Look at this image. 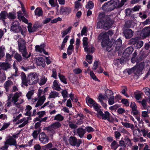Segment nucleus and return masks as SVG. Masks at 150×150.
Masks as SVG:
<instances>
[{
    "instance_id": "nucleus-1",
    "label": "nucleus",
    "mask_w": 150,
    "mask_h": 150,
    "mask_svg": "<svg viewBox=\"0 0 150 150\" xmlns=\"http://www.w3.org/2000/svg\"><path fill=\"white\" fill-rule=\"evenodd\" d=\"M18 42L19 51L21 52L22 56L25 58L24 59L29 58L31 56V53L30 52L29 54L28 53L25 40L22 38H20L18 39Z\"/></svg>"
},
{
    "instance_id": "nucleus-2",
    "label": "nucleus",
    "mask_w": 150,
    "mask_h": 150,
    "mask_svg": "<svg viewBox=\"0 0 150 150\" xmlns=\"http://www.w3.org/2000/svg\"><path fill=\"white\" fill-rule=\"evenodd\" d=\"M99 20H103L105 21L104 29L107 30L109 29L113 23V21L107 16H105L103 13H100L98 17Z\"/></svg>"
},
{
    "instance_id": "nucleus-3",
    "label": "nucleus",
    "mask_w": 150,
    "mask_h": 150,
    "mask_svg": "<svg viewBox=\"0 0 150 150\" xmlns=\"http://www.w3.org/2000/svg\"><path fill=\"white\" fill-rule=\"evenodd\" d=\"M113 34V32L112 30H109L107 33H101L98 36V39L100 40H102L101 42L102 46L104 47L108 43L109 40V36L108 35L111 36Z\"/></svg>"
},
{
    "instance_id": "nucleus-4",
    "label": "nucleus",
    "mask_w": 150,
    "mask_h": 150,
    "mask_svg": "<svg viewBox=\"0 0 150 150\" xmlns=\"http://www.w3.org/2000/svg\"><path fill=\"white\" fill-rule=\"evenodd\" d=\"M38 80V76L35 73H30L28 75V83L30 85L37 83Z\"/></svg>"
},
{
    "instance_id": "nucleus-5",
    "label": "nucleus",
    "mask_w": 150,
    "mask_h": 150,
    "mask_svg": "<svg viewBox=\"0 0 150 150\" xmlns=\"http://www.w3.org/2000/svg\"><path fill=\"white\" fill-rule=\"evenodd\" d=\"M86 103L90 107H93L95 109H98V105L93 99L88 96L86 98Z\"/></svg>"
},
{
    "instance_id": "nucleus-6",
    "label": "nucleus",
    "mask_w": 150,
    "mask_h": 150,
    "mask_svg": "<svg viewBox=\"0 0 150 150\" xmlns=\"http://www.w3.org/2000/svg\"><path fill=\"white\" fill-rule=\"evenodd\" d=\"M69 141L70 144L73 146L76 145L77 147H79L82 143L81 139L77 140L74 137H70Z\"/></svg>"
},
{
    "instance_id": "nucleus-7",
    "label": "nucleus",
    "mask_w": 150,
    "mask_h": 150,
    "mask_svg": "<svg viewBox=\"0 0 150 150\" xmlns=\"http://www.w3.org/2000/svg\"><path fill=\"white\" fill-rule=\"evenodd\" d=\"M21 27L19 23L17 21H14L11 27V30L15 33H18L21 30Z\"/></svg>"
},
{
    "instance_id": "nucleus-8",
    "label": "nucleus",
    "mask_w": 150,
    "mask_h": 150,
    "mask_svg": "<svg viewBox=\"0 0 150 150\" xmlns=\"http://www.w3.org/2000/svg\"><path fill=\"white\" fill-rule=\"evenodd\" d=\"M39 138L41 143L43 144L47 143L49 140L48 137L43 132L40 134L39 136Z\"/></svg>"
},
{
    "instance_id": "nucleus-9",
    "label": "nucleus",
    "mask_w": 150,
    "mask_h": 150,
    "mask_svg": "<svg viewBox=\"0 0 150 150\" xmlns=\"http://www.w3.org/2000/svg\"><path fill=\"white\" fill-rule=\"evenodd\" d=\"M109 1L113 10L115 8H119L121 7L120 4L119 0H110Z\"/></svg>"
},
{
    "instance_id": "nucleus-10",
    "label": "nucleus",
    "mask_w": 150,
    "mask_h": 150,
    "mask_svg": "<svg viewBox=\"0 0 150 150\" xmlns=\"http://www.w3.org/2000/svg\"><path fill=\"white\" fill-rule=\"evenodd\" d=\"M45 47V45L44 44H42L40 45H37L35 47V50L36 52L40 53L43 52L44 54L46 55H48V53L46 52L44 49Z\"/></svg>"
},
{
    "instance_id": "nucleus-11",
    "label": "nucleus",
    "mask_w": 150,
    "mask_h": 150,
    "mask_svg": "<svg viewBox=\"0 0 150 150\" xmlns=\"http://www.w3.org/2000/svg\"><path fill=\"white\" fill-rule=\"evenodd\" d=\"M134 31L130 29H126L124 30L123 34L126 38L127 39L131 38L133 35Z\"/></svg>"
},
{
    "instance_id": "nucleus-12",
    "label": "nucleus",
    "mask_w": 150,
    "mask_h": 150,
    "mask_svg": "<svg viewBox=\"0 0 150 150\" xmlns=\"http://www.w3.org/2000/svg\"><path fill=\"white\" fill-rule=\"evenodd\" d=\"M4 144L9 145H16V141L15 139L12 138V136H9L6 139L5 142H4Z\"/></svg>"
},
{
    "instance_id": "nucleus-13",
    "label": "nucleus",
    "mask_w": 150,
    "mask_h": 150,
    "mask_svg": "<svg viewBox=\"0 0 150 150\" xmlns=\"http://www.w3.org/2000/svg\"><path fill=\"white\" fill-rule=\"evenodd\" d=\"M144 62H142L136 65L133 68L134 69H135L137 73L139 74L142 71L144 68Z\"/></svg>"
},
{
    "instance_id": "nucleus-14",
    "label": "nucleus",
    "mask_w": 150,
    "mask_h": 150,
    "mask_svg": "<svg viewBox=\"0 0 150 150\" xmlns=\"http://www.w3.org/2000/svg\"><path fill=\"white\" fill-rule=\"evenodd\" d=\"M103 119L107 120L109 122H112L114 120V118L110 115V113L107 111L105 112V114L103 113L102 117Z\"/></svg>"
},
{
    "instance_id": "nucleus-15",
    "label": "nucleus",
    "mask_w": 150,
    "mask_h": 150,
    "mask_svg": "<svg viewBox=\"0 0 150 150\" xmlns=\"http://www.w3.org/2000/svg\"><path fill=\"white\" fill-rule=\"evenodd\" d=\"M102 9L106 12H108L113 11L111 6L110 4L109 1L105 3L103 5L101 8Z\"/></svg>"
},
{
    "instance_id": "nucleus-16",
    "label": "nucleus",
    "mask_w": 150,
    "mask_h": 150,
    "mask_svg": "<svg viewBox=\"0 0 150 150\" xmlns=\"http://www.w3.org/2000/svg\"><path fill=\"white\" fill-rule=\"evenodd\" d=\"M71 11V9L67 7H62L60 10V13L61 15H66L69 14Z\"/></svg>"
},
{
    "instance_id": "nucleus-17",
    "label": "nucleus",
    "mask_w": 150,
    "mask_h": 150,
    "mask_svg": "<svg viewBox=\"0 0 150 150\" xmlns=\"http://www.w3.org/2000/svg\"><path fill=\"white\" fill-rule=\"evenodd\" d=\"M141 35L144 38L150 35V27L144 28L142 30Z\"/></svg>"
},
{
    "instance_id": "nucleus-18",
    "label": "nucleus",
    "mask_w": 150,
    "mask_h": 150,
    "mask_svg": "<svg viewBox=\"0 0 150 150\" xmlns=\"http://www.w3.org/2000/svg\"><path fill=\"white\" fill-rule=\"evenodd\" d=\"M11 67V64L7 62H0V68L3 70H6Z\"/></svg>"
},
{
    "instance_id": "nucleus-19",
    "label": "nucleus",
    "mask_w": 150,
    "mask_h": 150,
    "mask_svg": "<svg viewBox=\"0 0 150 150\" xmlns=\"http://www.w3.org/2000/svg\"><path fill=\"white\" fill-rule=\"evenodd\" d=\"M21 76L22 80V83L26 86H28V77H27V78L25 74L23 72H21Z\"/></svg>"
},
{
    "instance_id": "nucleus-20",
    "label": "nucleus",
    "mask_w": 150,
    "mask_h": 150,
    "mask_svg": "<svg viewBox=\"0 0 150 150\" xmlns=\"http://www.w3.org/2000/svg\"><path fill=\"white\" fill-rule=\"evenodd\" d=\"M39 27V25L35 23L33 25V27L31 25H28V30L30 33L33 32L35 31Z\"/></svg>"
},
{
    "instance_id": "nucleus-21",
    "label": "nucleus",
    "mask_w": 150,
    "mask_h": 150,
    "mask_svg": "<svg viewBox=\"0 0 150 150\" xmlns=\"http://www.w3.org/2000/svg\"><path fill=\"white\" fill-rule=\"evenodd\" d=\"M135 23L132 20H129L126 21L125 23L124 26L126 28H133L135 25Z\"/></svg>"
},
{
    "instance_id": "nucleus-22",
    "label": "nucleus",
    "mask_w": 150,
    "mask_h": 150,
    "mask_svg": "<svg viewBox=\"0 0 150 150\" xmlns=\"http://www.w3.org/2000/svg\"><path fill=\"white\" fill-rule=\"evenodd\" d=\"M45 100V97L44 95L40 97L38 100V101L35 105V107H37L42 105V104L44 103Z\"/></svg>"
},
{
    "instance_id": "nucleus-23",
    "label": "nucleus",
    "mask_w": 150,
    "mask_h": 150,
    "mask_svg": "<svg viewBox=\"0 0 150 150\" xmlns=\"http://www.w3.org/2000/svg\"><path fill=\"white\" fill-rule=\"evenodd\" d=\"M77 133L81 138H83L86 132V130L82 128H79L76 129Z\"/></svg>"
},
{
    "instance_id": "nucleus-24",
    "label": "nucleus",
    "mask_w": 150,
    "mask_h": 150,
    "mask_svg": "<svg viewBox=\"0 0 150 150\" xmlns=\"http://www.w3.org/2000/svg\"><path fill=\"white\" fill-rule=\"evenodd\" d=\"M13 84L12 82L10 80H9L5 82L4 84V87L6 89L7 92L9 91V88Z\"/></svg>"
},
{
    "instance_id": "nucleus-25",
    "label": "nucleus",
    "mask_w": 150,
    "mask_h": 150,
    "mask_svg": "<svg viewBox=\"0 0 150 150\" xmlns=\"http://www.w3.org/2000/svg\"><path fill=\"white\" fill-rule=\"evenodd\" d=\"M0 20L1 19L3 21H5V19L8 18V13L6 11H2L0 14Z\"/></svg>"
},
{
    "instance_id": "nucleus-26",
    "label": "nucleus",
    "mask_w": 150,
    "mask_h": 150,
    "mask_svg": "<svg viewBox=\"0 0 150 150\" xmlns=\"http://www.w3.org/2000/svg\"><path fill=\"white\" fill-rule=\"evenodd\" d=\"M139 40V38L138 37L132 38L129 41V44L134 46Z\"/></svg>"
},
{
    "instance_id": "nucleus-27",
    "label": "nucleus",
    "mask_w": 150,
    "mask_h": 150,
    "mask_svg": "<svg viewBox=\"0 0 150 150\" xmlns=\"http://www.w3.org/2000/svg\"><path fill=\"white\" fill-rule=\"evenodd\" d=\"M35 15L38 16H41L43 14V11L40 7L37 8L35 11Z\"/></svg>"
},
{
    "instance_id": "nucleus-28",
    "label": "nucleus",
    "mask_w": 150,
    "mask_h": 150,
    "mask_svg": "<svg viewBox=\"0 0 150 150\" xmlns=\"http://www.w3.org/2000/svg\"><path fill=\"white\" fill-rule=\"evenodd\" d=\"M113 44H114V42L112 43V42H108L106 45L105 47L107 46L106 50L107 51L110 52L112 50L113 48Z\"/></svg>"
},
{
    "instance_id": "nucleus-29",
    "label": "nucleus",
    "mask_w": 150,
    "mask_h": 150,
    "mask_svg": "<svg viewBox=\"0 0 150 150\" xmlns=\"http://www.w3.org/2000/svg\"><path fill=\"white\" fill-rule=\"evenodd\" d=\"M50 126V127H52V128L56 129L60 127L62 125L59 122H56L52 124Z\"/></svg>"
},
{
    "instance_id": "nucleus-30",
    "label": "nucleus",
    "mask_w": 150,
    "mask_h": 150,
    "mask_svg": "<svg viewBox=\"0 0 150 150\" xmlns=\"http://www.w3.org/2000/svg\"><path fill=\"white\" fill-rule=\"evenodd\" d=\"M105 23V21L103 20H99L97 23V27L98 28H101L103 27L104 29Z\"/></svg>"
},
{
    "instance_id": "nucleus-31",
    "label": "nucleus",
    "mask_w": 150,
    "mask_h": 150,
    "mask_svg": "<svg viewBox=\"0 0 150 150\" xmlns=\"http://www.w3.org/2000/svg\"><path fill=\"white\" fill-rule=\"evenodd\" d=\"M19 97L18 93H16L12 97L11 100V102H13L14 104H16V103L18 101Z\"/></svg>"
},
{
    "instance_id": "nucleus-32",
    "label": "nucleus",
    "mask_w": 150,
    "mask_h": 150,
    "mask_svg": "<svg viewBox=\"0 0 150 150\" xmlns=\"http://www.w3.org/2000/svg\"><path fill=\"white\" fill-rule=\"evenodd\" d=\"M134 50L133 48L132 47H129L125 50V52L127 56H129L132 54Z\"/></svg>"
},
{
    "instance_id": "nucleus-33",
    "label": "nucleus",
    "mask_w": 150,
    "mask_h": 150,
    "mask_svg": "<svg viewBox=\"0 0 150 150\" xmlns=\"http://www.w3.org/2000/svg\"><path fill=\"white\" fill-rule=\"evenodd\" d=\"M105 96L108 98H109L112 97H113V93L112 91L110 90H107L105 91Z\"/></svg>"
},
{
    "instance_id": "nucleus-34",
    "label": "nucleus",
    "mask_w": 150,
    "mask_h": 150,
    "mask_svg": "<svg viewBox=\"0 0 150 150\" xmlns=\"http://www.w3.org/2000/svg\"><path fill=\"white\" fill-rule=\"evenodd\" d=\"M8 18L11 20H13L16 18V14L13 12H9L8 13Z\"/></svg>"
},
{
    "instance_id": "nucleus-35",
    "label": "nucleus",
    "mask_w": 150,
    "mask_h": 150,
    "mask_svg": "<svg viewBox=\"0 0 150 150\" xmlns=\"http://www.w3.org/2000/svg\"><path fill=\"white\" fill-rule=\"evenodd\" d=\"M14 58L18 62H20L22 61L23 58L21 55L18 53L16 52L14 56Z\"/></svg>"
},
{
    "instance_id": "nucleus-36",
    "label": "nucleus",
    "mask_w": 150,
    "mask_h": 150,
    "mask_svg": "<svg viewBox=\"0 0 150 150\" xmlns=\"http://www.w3.org/2000/svg\"><path fill=\"white\" fill-rule=\"evenodd\" d=\"M53 85L54 87H55V90L58 91H59L60 90L61 88L57 83V80H55L53 82Z\"/></svg>"
},
{
    "instance_id": "nucleus-37",
    "label": "nucleus",
    "mask_w": 150,
    "mask_h": 150,
    "mask_svg": "<svg viewBox=\"0 0 150 150\" xmlns=\"http://www.w3.org/2000/svg\"><path fill=\"white\" fill-rule=\"evenodd\" d=\"M143 43L144 42L140 40H139L134 46V47L137 49H139L143 46Z\"/></svg>"
},
{
    "instance_id": "nucleus-38",
    "label": "nucleus",
    "mask_w": 150,
    "mask_h": 150,
    "mask_svg": "<svg viewBox=\"0 0 150 150\" xmlns=\"http://www.w3.org/2000/svg\"><path fill=\"white\" fill-rule=\"evenodd\" d=\"M59 93L55 91H51L49 95V98H55L56 97L58 96Z\"/></svg>"
},
{
    "instance_id": "nucleus-39",
    "label": "nucleus",
    "mask_w": 150,
    "mask_h": 150,
    "mask_svg": "<svg viewBox=\"0 0 150 150\" xmlns=\"http://www.w3.org/2000/svg\"><path fill=\"white\" fill-rule=\"evenodd\" d=\"M79 118H78L77 120V122L76 124L78 125H81V124L83 122V114H81L79 115Z\"/></svg>"
},
{
    "instance_id": "nucleus-40",
    "label": "nucleus",
    "mask_w": 150,
    "mask_h": 150,
    "mask_svg": "<svg viewBox=\"0 0 150 150\" xmlns=\"http://www.w3.org/2000/svg\"><path fill=\"white\" fill-rule=\"evenodd\" d=\"M64 117L60 114H58L55 116L54 117V120H57L59 121H61L64 120Z\"/></svg>"
},
{
    "instance_id": "nucleus-41",
    "label": "nucleus",
    "mask_w": 150,
    "mask_h": 150,
    "mask_svg": "<svg viewBox=\"0 0 150 150\" xmlns=\"http://www.w3.org/2000/svg\"><path fill=\"white\" fill-rule=\"evenodd\" d=\"M94 7V3L91 1H89L87 5L86 6V8L88 9H92Z\"/></svg>"
},
{
    "instance_id": "nucleus-42",
    "label": "nucleus",
    "mask_w": 150,
    "mask_h": 150,
    "mask_svg": "<svg viewBox=\"0 0 150 150\" xmlns=\"http://www.w3.org/2000/svg\"><path fill=\"white\" fill-rule=\"evenodd\" d=\"M40 129H39L37 130H34L33 131L32 133V135L34 139H36L37 138L38 136L40 133Z\"/></svg>"
},
{
    "instance_id": "nucleus-43",
    "label": "nucleus",
    "mask_w": 150,
    "mask_h": 150,
    "mask_svg": "<svg viewBox=\"0 0 150 150\" xmlns=\"http://www.w3.org/2000/svg\"><path fill=\"white\" fill-rule=\"evenodd\" d=\"M59 77L60 80L65 84H67V82L66 81V79L65 78V76L63 75L59 74Z\"/></svg>"
},
{
    "instance_id": "nucleus-44",
    "label": "nucleus",
    "mask_w": 150,
    "mask_h": 150,
    "mask_svg": "<svg viewBox=\"0 0 150 150\" xmlns=\"http://www.w3.org/2000/svg\"><path fill=\"white\" fill-rule=\"evenodd\" d=\"M96 110L97 111V117L100 118H102L103 115V112L98 108V109H96Z\"/></svg>"
},
{
    "instance_id": "nucleus-45",
    "label": "nucleus",
    "mask_w": 150,
    "mask_h": 150,
    "mask_svg": "<svg viewBox=\"0 0 150 150\" xmlns=\"http://www.w3.org/2000/svg\"><path fill=\"white\" fill-rule=\"evenodd\" d=\"M72 28L71 26H70L67 28L66 30L64 31L62 33V37H64L65 35L67 34L70 31Z\"/></svg>"
},
{
    "instance_id": "nucleus-46",
    "label": "nucleus",
    "mask_w": 150,
    "mask_h": 150,
    "mask_svg": "<svg viewBox=\"0 0 150 150\" xmlns=\"http://www.w3.org/2000/svg\"><path fill=\"white\" fill-rule=\"evenodd\" d=\"M133 134L135 136H140L141 134L139 129L138 128L137 129H134L133 131Z\"/></svg>"
},
{
    "instance_id": "nucleus-47",
    "label": "nucleus",
    "mask_w": 150,
    "mask_h": 150,
    "mask_svg": "<svg viewBox=\"0 0 150 150\" xmlns=\"http://www.w3.org/2000/svg\"><path fill=\"white\" fill-rule=\"evenodd\" d=\"M85 51L87 52L88 53H93V50H90V47L88 45L83 46Z\"/></svg>"
},
{
    "instance_id": "nucleus-48",
    "label": "nucleus",
    "mask_w": 150,
    "mask_h": 150,
    "mask_svg": "<svg viewBox=\"0 0 150 150\" xmlns=\"http://www.w3.org/2000/svg\"><path fill=\"white\" fill-rule=\"evenodd\" d=\"M37 64L39 65V64H41L43 62H45V60L42 57H38L36 60Z\"/></svg>"
},
{
    "instance_id": "nucleus-49",
    "label": "nucleus",
    "mask_w": 150,
    "mask_h": 150,
    "mask_svg": "<svg viewBox=\"0 0 150 150\" xmlns=\"http://www.w3.org/2000/svg\"><path fill=\"white\" fill-rule=\"evenodd\" d=\"M116 45L117 47H119L122 44V40L121 39H118L115 42V44Z\"/></svg>"
},
{
    "instance_id": "nucleus-50",
    "label": "nucleus",
    "mask_w": 150,
    "mask_h": 150,
    "mask_svg": "<svg viewBox=\"0 0 150 150\" xmlns=\"http://www.w3.org/2000/svg\"><path fill=\"white\" fill-rule=\"evenodd\" d=\"M135 97L137 100H139L141 98V95L143 93H134Z\"/></svg>"
},
{
    "instance_id": "nucleus-51",
    "label": "nucleus",
    "mask_w": 150,
    "mask_h": 150,
    "mask_svg": "<svg viewBox=\"0 0 150 150\" xmlns=\"http://www.w3.org/2000/svg\"><path fill=\"white\" fill-rule=\"evenodd\" d=\"M69 126L71 129H76L77 127V126L76 125L73 124L72 122L69 121Z\"/></svg>"
},
{
    "instance_id": "nucleus-52",
    "label": "nucleus",
    "mask_w": 150,
    "mask_h": 150,
    "mask_svg": "<svg viewBox=\"0 0 150 150\" xmlns=\"http://www.w3.org/2000/svg\"><path fill=\"white\" fill-rule=\"evenodd\" d=\"M33 94V91H28L26 94V96L28 99H31V97Z\"/></svg>"
},
{
    "instance_id": "nucleus-53",
    "label": "nucleus",
    "mask_w": 150,
    "mask_h": 150,
    "mask_svg": "<svg viewBox=\"0 0 150 150\" xmlns=\"http://www.w3.org/2000/svg\"><path fill=\"white\" fill-rule=\"evenodd\" d=\"M122 124L123 125L127 128H129L132 127H133V125L132 124L129 123L127 122H122Z\"/></svg>"
},
{
    "instance_id": "nucleus-54",
    "label": "nucleus",
    "mask_w": 150,
    "mask_h": 150,
    "mask_svg": "<svg viewBox=\"0 0 150 150\" xmlns=\"http://www.w3.org/2000/svg\"><path fill=\"white\" fill-rule=\"evenodd\" d=\"M132 9L127 8L125 10V13L126 16H129L132 11Z\"/></svg>"
},
{
    "instance_id": "nucleus-55",
    "label": "nucleus",
    "mask_w": 150,
    "mask_h": 150,
    "mask_svg": "<svg viewBox=\"0 0 150 150\" xmlns=\"http://www.w3.org/2000/svg\"><path fill=\"white\" fill-rule=\"evenodd\" d=\"M47 80V78H45V77L42 78L41 79L39 84L40 85H42L45 84Z\"/></svg>"
},
{
    "instance_id": "nucleus-56",
    "label": "nucleus",
    "mask_w": 150,
    "mask_h": 150,
    "mask_svg": "<svg viewBox=\"0 0 150 150\" xmlns=\"http://www.w3.org/2000/svg\"><path fill=\"white\" fill-rule=\"evenodd\" d=\"M109 99L108 100V103L110 105H112L114 103V96L110 98H108Z\"/></svg>"
},
{
    "instance_id": "nucleus-57",
    "label": "nucleus",
    "mask_w": 150,
    "mask_h": 150,
    "mask_svg": "<svg viewBox=\"0 0 150 150\" xmlns=\"http://www.w3.org/2000/svg\"><path fill=\"white\" fill-rule=\"evenodd\" d=\"M90 75L91 77L94 80L96 81H98V79L97 78L96 76L92 71L90 72Z\"/></svg>"
},
{
    "instance_id": "nucleus-58",
    "label": "nucleus",
    "mask_w": 150,
    "mask_h": 150,
    "mask_svg": "<svg viewBox=\"0 0 150 150\" xmlns=\"http://www.w3.org/2000/svg\"><path fill=\"white\" fill-rule=\"evenodd\" d=\"M121 102L123 104L127 106H129V103L127 99H122L121 100Z\"/></svg>"
},
{
    "instance_id": "nucleus-59",
    "label": "nucleus",
    "mask_w": 150,
    "mask_h": 150,
    "mask_svg": "<svg viewBox=\"0 0 150 150\" xmlns=\"http://www.w3.org/2000/svg\"><path fill=\"white\" fill-rule=\"evenodd\" d=\"M62 94L64 98L68 97V93L66 90H65L62 91Z\"/></svg>"
},
{
    "instance_id": "nucleus-60",
    "label": "nucleus",
    "mask_w": 150,
    "mask_h": 150,
    "mask_svg": "<svg viewBox=\"0 0 150 150\" xmlns=\"http://www.w3.org/2000/svg\"><path fill=\"white\" fill-rule=\"evenodd\" d=\"M2 47H0V59H2L5 55V54Z\"/></svg>"
},
{
    "instance_id": "nucleus-61",
    "label": "nucleus",
    "mask_w": 150,
    "mask_h": 150,
    "mask_svg": "<svg viewBox=\"0 0 150 150\" xmlns=\"http://www.w3.org/2000/svg\"><path fill=\"white\" fill-rule=\"evenodd\" d=\"M88 40V38L87 37H84L83 39V46L85 45H88L87 41Z\"/></svg>"
},
{
    "instance_id": "nucleus-62",
    "label": "nucleus",
    "mask_w": 150,
    "mask_h": 150,
    "mask_svg": "<svg viewBox=\"0 0 150 150\" xmlns=\"http://www.w3.org/2000/svg\"><path fill=\"white\" fill-rule=\"evenodd\" d=\"M145 89V93L146 95L147 96H150V89L148 87L144 88Z\"/></svg>"
},
{
    "instance_id": "nucleus-63",
    "label": "nucleus",
    "mask_w": 150,
    "mask_h": 150,
    "mask_svg": "<svg viewBox=\"0 0 150 150\" xmlns=\"http://www.w3.org/2000/svg\"><path fill=\"white\" fill-rule=\"evenodd\" d=\"M75 8H78L80 6H81V4L79 1H76L75 2Z\"/></svg>"
},
{
    "instance_id": "nucleus-64",
    "label": "nucleus",
    "mask_w": 150,
    "mask_h": 150,
    "mask_svg": "<svg viewBox=\"0 0 150 150\" xmlns=\"http://www.w3.org/2000/svg\"><path fill=\"white\" fill-rule=\"evenodd\" d=\"M125 110L121 108H119L117 110V112L120 114L125 113Z\"/></svg>"
}]
</instances>
